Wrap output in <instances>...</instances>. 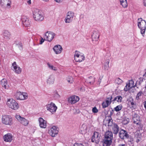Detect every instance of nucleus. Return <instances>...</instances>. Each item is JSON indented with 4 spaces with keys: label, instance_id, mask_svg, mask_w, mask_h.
I'll use <instances>...</instances> for the list:
<instances>
[{
    "label": "nucleus",
    "instance_id": "f257e3e1",
    "mask_svg": "<svg viewBox=\"0 0 146 146\" xmlns=\"http://www.w3.org/2000/svg\"><path fill=\"white\" fill-rule=\"evenodd\" d=\"M32 14L33 18L36 21L41 22L44 19V14L42 10L39 9H33L32 11Z\"/></svg>",
    "mask_w": 146,
    "mask_h": 146
},
{
    "label": "nucleus",
    "instance_id": "f03ea898",
    "mask_svg": "<svg viewBox=\"0 0 146 146\" xmlns=\"http://www.w3.org/2000/svg\"><path fill=\"white\" fill-rule=\"evenodd\" d=\"M7 104L9 107L15 110H17L19 108V105L14 100L11 98L7 100Z\"/></svg>",
    "mask_w": 146,
    "mask_h": 146
},
{
    "label": "nucleus",
    "instance_id": "7ed1b4c3",
    "mask_svg": "<svg viewBox=\"0 0 146 146\" xmlns=\"http://www.w3.org/2000/svg\"><path fill=\"white\" fill-rule=\"evenodd\" d=\"M138 26L141 29V33L143 35L144 34L146 29V22L141 18L138 19Z\"/></svg>",
    "mask_w": 146,
    "mask_h": 146
},
{
    "label": "nucleus",
    "instance_id": "20e7f679",
    "mask_svg": "<svg viewBox=\"0 0 146 146\" xmlns=\"http://www.w3.org/2000/svg\"><path fill=\"white\" fill-rule=\"evenodd\" d=\"M2 121L3 123L6 125L10 126L13 124L12 118L9 115L3 116Z\"/></svg>",
    "mask_w": 146,
    "mask_h": 146
},
{
    "label": "nucleus",
    "instance_id": "39448f33",
    "mask_svg": "<svg viewBox=\"0 0 146 146\" xmlns=\"http://www.w3.org/2000/svg\"><path fill=\"white\" fill-rule=\"evenodd\" d=\"M56 34L52 32L47 31L44 35V38L45 40L50 42L52 40Z\"/></svg>",
    "mask_w": 146,
    "mask_h": 146
},
{
    "label": "nucleus",
    "instance_id": "423d86ee",
    "mask_svg": "<svg viewBox=\"0 0 146 146\" xmlns=\"http://www.w3.org/2000/svg\"><path fill=\"white\" fill-rule=\"evenodd\" d=\"M85 57L83 54L80 52L76 51L74 54V60L76 62H81L84 59Z\"/></svg>",
    "mask_w": 146,
    "mask_h": 146
},
{
    "label": "nucleus",
    "instance_id": "0eeeda50",
    "mask_svg": "<svg viewBox=\"0 0 146 146\" xmlns=\"http://www.w3.org/2000/svg\"><path fill=\"white\" fill-rule=\"evenodd\" d=\"M46 106L47 110L52 113L56 112L57 109L55 104L52 102L47 105Z\"/></svg>",
    "mask_w": 146,
    "mask_h": 146
},
{
    "label": "nucleus",
    "instance_id": "6e6552de",
    "mask_svg": "<svg viewBox=\"0 0 146 146\" xmlns=\"http://www.w3.org/2000/svg\"><path fill=\"white\" fill-rule=\"evenodd\" d=\"M16 98L17 100H24L28 98V94L26 93L17 92L16 94Z\"/></svg>",
    "mask_w": 146,
    "mask_h": 146
},
{
    "label": "nucleus",
    "instance_id": "1a4fd4ad",
    "mask_svg": "<svg viewBox=\"0 0 146 146\" xmlns=\"http://www.w3.org/2000/svg\"><path fill=\"white\" fill-rule=\"evenodd\" d=\"M74 14L73 12L69 11L68 12L66 17L64 19L66 23H70L71 22L73 18Z\"/></svg>",
    "mask_w": 146,
    "mask_h": 146
},
{
    "label": "nucleus",
    "instance_id": "9d476101",
    "mask_svg": "<svg viewBox=\"0 0 146 146\" xmlns=\"http://www.w3.org/2000/svg\"><path fill=\"white\" fill-rule=\"evenodd\" d=\"M11 0H0V4L3 7L9 8L11 7Z\"/></svg>",
    "mask_w": 146,
    "mask_h": 146
},
{
    "label": "nucleus",
    "instance_id": "9b49d317",
    "mask_svg": "<svg viewBox=\"0 0 146 146\" xmlns=\"http://www.w3.org/2000/svg\"><path fill=\"white\" fill-rule=\"evenodd\" d=\"M16 118L21 123L25 126H27L29 123V121L23 117H21L20 115H16Z\"/></svg>",
    "mask_w": 146,
    "mask_h": 146
},
{
    "label": "nucleus",
    "instance_id": "f8f14e48",
    "mask_svg": "<svg viewBox=\"0 0 146 146\" xmlns=\"http://www.w3.org/2000/svg\"><path fill=\"white\" fill-rule=\"evenodd\" d=\"M11 69L17 74H20L22 71V69L15 62L12 64Z\"/></svg>",
    "mask_w": 146,
    "mask_h": 146
},
{
    "label": "nucleus",
    "instance_id": "ddd939ff",
    "mask_svg": "<svg viewBox=\"0 0 146 146\" xmlns=\"http://www.w3.org/2000/svg\"><path fill=\"white\" fill-rule=\"evenodd\" d=\"M58 128L55 126H52L48 131L49 133L52 137H55L58 134Z\"/></svg>",
    "mask_w": 146,
    "mask_h": 146
},
{
    "label": "nucleus",
    "instance_id": "4468645a",
    "mask_svg": "<svg viewBox=\"0 0 146 146\" xmlns=\"http://www.w3.org/2000/svg\"><path fill=\"white\" fill-rule=\"evenodd\" d=\"M100 135L97 132H95L92 136L91 141L96 143H98L100 141Z\"/></svg>",
    "mask_w": 146,
    "mask_h": 146
},
{
    "label": "nucleus",
    "instance_id": "2eb2a0df",
    "mask_svg": "<svg viewBox=\"0 0 146 146\" xmlns=\"http://www.w3.org/2000/svg\"><path fill=\"white\" fill-rule=\"evenodd\" d=\"M21 21L25 27H29L30 25L31 21L25 16L23 15L22 16Z\"/></svg>",
    "mask_w": 146,
    "mask_h": 146
},
{
    "label": "nucleus",
    "instance_id": "dca6fc26",
    "mask_svg": "<svg viewBox=\"0 0 146 146\" xmlns=\"http://www.w3.org/2000/svg\"><path fill=\"white\" fill-rule=\"evenodd\" d=\"M132 120L133 123L137 125H140L141 121L140 119L139 116L138 114L135 113L134 112L133 114Z\"/></svg>",
    "mask_w": 146,
    "mask_h": 146
},
{
    "label": "nucleus",
    "instance_id": "f3484780",
    "mask_svg": "<svg viewBox=\"0 0 146 146\" xmlns=\"http://www.w3.org/2000/svg\"><path fill=\"white\" fill-rule=\"evenodd\" d=\"M119 137L122 139H128L129 138V136L126 131L123 130H121L119 133Z\"/></svg>",
    "mask_w": 146,
    "mask_h": 146
},
{
    "label": "nucleus",
    "instance_id": "a211bd4d",
    "mask_svg": "<svg viewBox=\"0 0 146 146\" xmlns=\"http://www.w3.org/2000/svg\"><path fill=\"white\" fill-rule=\"evenodd\" d=\"M79 98L78 96H70L68 99V102L72 104L76 103L79 100Z\"/></svg>",
    "mask_w": 146,
    "mask_h": 146
},
{
    "label": "nucleus",
    "instance_id": "6ab92c4d",
    "mask_svg": "<svg viewBox=\"0 0 146 146\" xmlns=\"http://www.w3.org/2000/svg\"><path fill=\"white\" fill-rule=\"evenodd\" d=\"M54 76L53 74H51L48 76L46 80L47 83L48 85H52L54 84L55 81Z\"/></svg>",
    "mask_w": 146,
    "mask_h": 146
},
{
    "label": "nucleus",
    "instance_id": "aec40b11",
    "mask_svg": "<svg viewBox=\"0 0 146 146\" xmlns=\"http://www.w3.org/2000/svg\"><path fill=\"white\" fill-rule=\"evenodd\" d=\"M13 138L12 135L9 133L5 135L3 137V140L6 142H11Z\"/></svg>",
    "mask_w": 146,
    "mask_h": 146
},
{
    "label": "nucleus",
    "instance_id": "412c9836",
    "mask_svg": "<svg viewBox=\"0 0 146 146\" xmlns=\"http://www.w3.org/2000/svg\"><path fill=\"white\" fill-rule=\"evenodd\" d=\"M40 127L42 128H45L46 127V121L41 117H40L38 119Z\"/></svg>",
    "mask_w": 146,
    "mask_h": 146
},
{
    "label": "nucleus",
    "instance_id": "4be33fe9",
    "mask_svg": "<svg viewBox=\"0 0 146 146\" xmlns=\"http://www.w3.org/2000/svg\"><path fill=\"white\" fill-rule=\"evenodd\" d=\"M53 50L56 54H60L62 51V48L60 45L55 46L53 48Z\"/></svg>",
    "mask_w": 146,
    "mask_h": 146
},
{
    "label": "nucleus",
    "instance_id": "5701e85b",
    "mask_svg": "<svg viewBox=\"0 0 146 146\" xmlns=\"http://www.w3.org/2000/svg\"><path fill=\"white\" fill-rule=\"evenodd\" d=\"M87 131V126L84 124H82L79 129V132L82 134H84Z\"/></svg>",
    "mask_w": 146,
    "mask_h": 146
},
{
    "label": "nucleus",
    "instance_id": "b1692460",
    "mask_svg": "<svg viewBox=\"0 0 146 146\" xmlns=\"http://www.w3.org/2000/svg\"><path fill=\"white\" fill-rule=\"evenodd\" d=\"M99 36V33L98 31H93L92 37L93 40L97 41L98 39Z\"/></svg>",
    "mask_w": 146,
    "mask_h": 146
},
{
    "label": "nucleus",
    "instance_id": "393cba45",
    "mask_svg": "<svg viewBox=\"0 0 146 146\" xmlns=\"http://www.w3.org/2000/svg\"><path fill=\"white\" fill-rule=\"evenodd\" d=\"M108 119L106 118L104 120V122L107 123L108 126L109 127H112L114 124L112 122V120L110 117H108Z\"/></svg>",
    "mask_w": 146,
    "mask_h": 146
},
{
    "label": "nucleus",
    "instance_id": "a878e982",
    "mask_svg": "<svg viewBox=\"0 0 146 146\" xmlns=\"http://www.w3.org/2000/svg\"><path fill=\"white\" fill-rule=\"evenodd\" d=\"M112 139L105 138L103 140L104 146H110L112 143Z\"/></svg>",
    "mask_w": 146,
    "mask_h": 146
},
{
    "label": "nucleus",
    "instance_id": "bb28decb",
    "mask_svg": "<svg viewBox=\"0 0 146 146\" xmlns=\"http://www.w3.org/2000/svg\"><path fill=\"white\" fill-rule=\"evenodd\" d=\"M1 84L2 86L4 87L5 89H8L9 88V86L7 84V81L6 79H3L1 80Z\"/></svg>",
    "mask_w": 146,
    "mask_h": 146
},
{
    "label": "nucleus",
    "instance_id": "cd10ccee",
    "mask_svg": "<svg viewBox=\"0 0 146 146\" xmlns=\"http://www.w3.org/2000/svg\"><path fill=\"white\" fill-rule=\"evenodd\" d=\"M114 134H117L119 131V127L116 124H114L112 127Z\"/></svg>",
    "mask_w": 146,
    "mask_h": 146
},
{
    "label": "nucleus",
    "instance_id": "c85d7f7f",
    "mask_svg": "<svg viewBox=\"0 0 146 146\" xmlns=\"http://www.w3.org/2000/svg\"><path fill=\"white\" fill-rule=\"evenodd\" d=\"M11 36L10 33L7 31H4L3 33V36L5 38L9 40Z\"/></svg>",
    "mask_w": 146,
    "mask_h": 146
},
{
    "label": "nucleus",
    "instance_id": "c756f323",
    "mask_svg": "<svg viewBox=\"0 0 146 146\" xmlns=\"http://www.w3.org/2000/svg\"><path fill=\"white\" fill-rule=\"evenodd\" d=\"M105 138L112 139L113 138L112 132L111 131H107L105 134Z\"/></svg>",
    "mask_w": 146,
    "mask_h": 146
},
{
    "label": "nucleus",
    "instance_id": "7c9ffc66",
    "mask_svg": "<svg viewBox=\"0 0 146 146\" xmlns=\"http://www.w3.org/2000/svg\"><path fill=\"white\" fill-rule=\"evenodd\" d=\"M120 4L123 8H126L127 6V0H119Z\"/></svg>",
    "mask_w": 146,
    "mask_h": 146
},
{
    "label": "nucleus",
    "instance_id": "2f4dec72",
    "mask_svg": "<svg viewBox=\"0 0 146 146\" xmlns=\"http://www.w3.org/2000/svg\"><path fill=\"white\" fill-rule=\"evenodd\" d=\"M110 62V60L107 59L106 60L104 64V68L106 70H108L109 68V63Z\"/></svg>",
    "mask_w": 146,
    "mask_h": 146
},
{
    "label": "nucleus",
    "instance_id": "473e14b6",
    "mask_svg": "<svg viewBox=\"0 0 146 146\" xmlns=\"http://www.w3.org/2000/svg\"><path fill=\"white\" fill-rule=\"evenodd\" d=\"M50 70H54L57 71V67L54 66L52 64H51L49 62L47 64Z\"/></svg>",
    "mask_w": 146,
    "mask_h": 146
},
{
    "label": "nucleus",
    "instance_id": "72a5a7b5",
    "mask_svg": "<svg viewBox=\"0 0 146 146\" xmlns=\"http://www.w3.org/2000/svg\"><path fill=\"white\" fill-rule=\"evenodd\" d=\"M122 98L121 96H117L115 97L113 100V101H117V102H121L122 101Z\"/></svg>",
    "mask_w": 146,
    "mask_h": 146
},
{
    "label": "nucleus",
    "instance_id": "f704fd0d",
    "mask_svg": "<svg viewBox=\"0 0 146 146\" xmlns=\"http://www.w3.org/2000/svg\"><path fill=\"white\" fill-rule=\"evenodd\" d=\"M67 81L70 84H72L74 81L73 78L71 76H68L67 78Z\"/></svg>",
    "mask_w": 146,
    "mask_h": 146
},
{
    "label": "nucleus",
    "instance_id": "c9c22d12",
    "mask_svg": "<svg viewBox=\"0 0 146 146\" xmlns=\"http://www.w3.org/2000/svg\"><path fill=\"white\" fill-rule=\"evenodd\" d=\"M115 82L118 85L121 84L123 82V81L120 78H118L115 80Z\"/></svg>",
    "mask_w": 146,
    "mask_h": 146
},
{
    "label": "nucleus",
    "instance_id": "e433bc0d",
    "mask_svg": "<svg viewBox=\"0 0 146 146\" xmlns=\"http://www.w3.org/2000/svg\"><path fill=\"white\" fill-rule=\"evenodd\" d=\"M122 108V105H118L114 109V110L116 111H118L120 110Z\"/></svg>",
    "mask_w": 146,
    "mask_h": 146
},
{
    "label": "nucleus",
    "instance_id": "4c0bfd02",
    "mask_svg": "<svg viewBox=\"0 0 146 146\" xmlns=\"http://www.w3.org/2000/svg\"><path fill=\"white\" fill-rule=\"evenodd\" d=\"M110 105V104H108V103L106 101L103 102L102 103V106L103 108H105L107 107Z\"/></svg>",
    "mask_w": 146,
    "mask_h": 146
},
{
    "label": "nucleus",
    "instance_id": "58836bf2",
    "mask_svg": "<svg viewBox=\"0 0 146 146\" xmlns=\"http://www.w3.org/2000/svg\"><path fill=\"white\" fill-rule=\"evenodd\" d=\"M131 88L134 87V82L133 80H131L129 81V83L128 84Z\"/></svg>",
    "mask_w": 146,
    "mask_h": 146
},
{
    "label": "nucleus",
    "instance_id": "ea45409f",
    "mask_svg": "<svg viewBox=\"0 0 146 146\" xmlns=\"http://www.w3.org/2000/svg\"><path fill=\"white\" fill-rule=\"evenodd\" d=\"M112 99V97L111 96L108 98L106 100L108 104H110L111 102V99Z\"/></svg>",
    "mask_w": 146,
    "mask_h": 146
},
{
    "label": "nucleus",
    "instance_id": "a19ab883",
    "mask_svg": "<svg viewBox=\"0 0 146 146\" xmlns=\"http://www.w3.org/2000/svg\"><path fill=\"white\" fill-rule=\"evenodd\" d=\"M130 88H131L130 86L128 84H127L124 88V90L125 91H127Z\"/></svg>",
    "mask_w": 146,
    "mask_h": 146
},
{
    "label": "nucleus",
    "instance_id": "79ce46f5",
    "mask_svg": "<svg viewBox=\"0 0 146 146\" xmlns=\"http://www.w3.org/2000/svg\"><path fill=\"white\" fill-rule=\"evenodd\" d=\"M143 93L142 92H139L137 94L136 96V99L137 100H138L139 97L141 96L142 94Z\"/></svg>",
    "mask_w": 146,
    "mask_h": 146
},
{
    "label": "nucleus",
    "instance_id": "37998d69",
    "mask_svg": "<svg viewBox=\"0 0 146 146\" xmlns=\"http://www.w3.org/2000/svg\"><path fill=\"white\" fill-rule=\"evenodd\" d=\"M92 112L94 113H97L98 111V110L96 107H94L92 109Z\"/></svg>",
    "mask_w": 146,
    "mask_h": 146
},
{
    "label": "nucleus",
    "instance_id": "c03bdc74",
    "mask_svg": "<svg viewBox=\"0 0 146 146\" xmlns=\"http://www.w3.org/2000/svg\"><path fill=\"white\" fill-rule=\"evenodd\" d=\"M131 105L132 106V107L135 109L136 107V106L135 103L133 102H131Z\"/></svg>",
    "mask_w": 146,
    "mask_h": 146
},
{
    "label": "nucleus",
    "instance_id": "a18cd8bd",
    "mask_svg": "<svg viewBox=\"0 0 146 146\" xmlns=\"http://www.w3.org/2000/svg\"><path fill=\"white\" fill-rule=\"evenodd\" d=\"M73 146H84L82 144L80 143H75Z\"/></svg>",
    "mask_w": 146,
    "mask_h": 146
},
{
    "label": "nucleus",
    "instance_id": "49530a36",
    "mask_svg": "<svg viewBox=\"0 0 146 146\" xmlns=\"http://www.w3.org/2000/svg\"><path fill=\"white\" fill-rule=\"evenodd\" d=\"M16 44H17V45L18 46V47H19L20 49H22V44L21 43H19V45H18L17 43H16Z\"/></svg>",
    "mask_w": 146,
    "mask_h": 146
},
{
    "label": "nucleus",
    "instance_id": "de8ad7c7",
    "mask_svg": "<svg viewBox=\"0 0 146 146\" xmlns=\"http://www.w3.org/2000/svg\"><path fill=\"white\" fill-rule=\"evenodd\" d=\"M44 40H45L44 39V38L43 39V38H42L40 40V44H42L44 42Z\"/></svg>",
    "mask_w": 146,
    "mask_h": 146
},
{
    "label": "nucleus",
    "instance_id": "09e8293b",
    "mask_svg": "<svg viewBox=\"0 0 146 146\" xmlns=\"http://www.w3.org/2000/svg\"><path fill=\"white\" fill-rule=\"evenodd\" d=\"M63 0H54V1L57 3H60L63 1Z\"/></svg>",
    "mask_w": 146,
    "mask_h": 146
},
{
    "label": "nucleus",
    "instance_id": "8fccbe9b",
    "mask_svg": "<svg viewBox=\"0 0 146 146\" xmlns=\"http://www.w3.org/2000/svg\"><path fill=\"white\" fill-rule=\"evenodd\" d=\"M117 146H126V145L125 144H120Z\"/></svg>",
    "mask_w": 146,
    "mask_h": 146
},
{
    "label": "nucleus",
    "instance_id": "3c124183",
    "mask_svg": "<svg viewBox=\"0 0 146 146\" xmlns=\"http://www.w3.org/2000/svg\"><path fill=\"white\" fill-rule=\"evenodd\" d=\"M27 3H28V4H29V5L30 4H31V0H29L27 1Z\"/></svg>",
    "mask_w": 146,
    "mask_h": 146
},
{
    "label": "nucleus",
    "instance_id": "603ef678",
    "mask_svg": "<svg viewBox=\"0 0 146 146\" xmlns=\"http://www.w3.org/2000/svg\"><path fill=\"white\" fill-rule=\"evenodd\" d=\"M128 122V121H127L126 122L124 120L123 121V123L124 124H126Z\"/></svg>",
    "mask_w": 146,
    "mask_h": 146
},
{
    "label": "nucleus",
    "instance_id": "864d4df0",
    "mask_svg": "<svg viewBox=\"0 0 146 146\" xmlns=\"http://www.w3.org/2000/svg\"><path fill=\"white\" fill-rule=\"evenodd\" d=\"M144 5L146 6V0H144Z\"/></svg>",
    "mask_w": 146,
    "mask_h": 146
},
{
    "label": "nucleus",
    "instance_id": "5fc2aeb1",
    "mask_svg": "<svg viewBox=\"0 0 146 146\" xmlns=\"http://www.w3.org/2000/svg\"><path fill=\"white\" fill-rule=\"evenodd\" d=\"M144 107L145 108V110H146V101L144 102Z\"/></svg>",
    "mask_w": 146,
    "mask_h": 146
},
{
    "label": "nucleus",
    "instance_id": "6e6d98bb",
    "mask_svg": "<svg viewBox=\"0 0 146 146\" xmlns=\"http://www.w3.org/2000/svg\"><path fill=\"white\" fill-rule=\"evenodd\" d=\"M89 83H90V84H91V82H89Z\"/></svg>",
    "mask_w": 146,
    "mask_h": 146
},
{
    "label": "nucleus",
    "instance_id": "4d7b16f0",
    "mask_svg": "<svg viewBox=\"0 0 146 146\" xmlns=\"http://www.w3.org/2000/svg\"><path fill=\"white\" fill-rule=\"evenodd\" d=\"M81 89H82V88H80V90H81Z\"/></svg>",
    "mask_w": 146,
    "mask_h": 146
}]
</instances>
